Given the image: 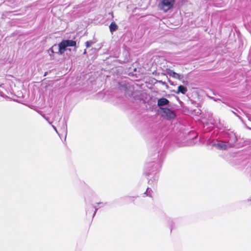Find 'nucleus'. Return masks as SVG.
<instances>
[{
	"instance_id": "f257e3e1",
	"label": "nucleus",
	"mask_w": 251,
	"mask_h": 251,
	"mask_svg": "<svg viewBox=\"0 0 251 251\" xmlns=\"http://www.w3.org/2000/svg\"><path fill=\"white\" fill-rule=\"evenodd\" d=\"M161 168L160 161H151L146 164L144 174L148 176V183L151 186H154L156 184Z\"/></svg>"
},
{
	"instance_id": "2eb2a0df",
	"label": "nucleus",
	"mask_w": 251,
	"mask_h": 251,
	"mask_svg": "<svg viewBox=\"0 0 251 251\" xmlns=\"http://www.w3.org/2000/svg\"><path fill=\"white\" fill-rule=\"evenodd\" d=\"M100 207H99V206H98V205H92L91 206V211H93V209L94 208L95 209V211L94 212V213L93 214V218L95 216L97 210L100 208Z\"/></svg>"
},
{
	"instance_id": "a211bd4d",
	"label": "nucleus",
	"mask_w": 251,
	"mask_h": 251,
	"mask_svg": "<svg viewBox=\"0 0 251 251\" xmlns=\"http://www.w3.org/2000/svg\"><path fill=\"white\" fill-rule=\"evenodd\" d=\"M99 207H104L107 204V202H100L96 203Z\"/></svg>"
},
{
	"instance_id": "aec40b11",
	"label": "nucleus",
	"mask_w": 251,
	"mask_h": 251,
	"mask_svg": "<svg viewBox=\"0 0 251 251\" xmlns=\"http://www.w3.org/2000/svg\"><path fill=\"white\" fill-rule=\"evenodd\" d=\"M63 130L66 135L67 134V124L66 123L65 124V125L64 126Z\"/></svg>"
},
{
	"instance_id": "dca6fc26",
	"label": "nucleus",
	"mask_w": 251,
	"mask_h": 251,
	"mask_svg": "<svg viewBox=\"0 0 251 251\" xmlns=\"http://www.w3.org/2000/svg\"><path fill=\"white\" fill-rule=\"evenodd\" d=\"M52 49H53V51L55 53H59V47L58 45L56 44L52 46Z\"/></svg>"
},
{
	"instance_id": "f8f14e48",
	"label": "nucleus",
	"mask_w": 251,
	"mask_h": 251,
	"mask_svg": "<svg viewBox=\"0 0 251 251\" xmlns=\"http://www.w3.org/2000/svg\"><path fill=\"white\" fill-rule=\"evenodd\" d=\"M66 45V47H75L76 45V42L72 40H63Z\"/></svg>"
},
{
	"instance_id": "6e6552de",
	"label": "nucleus",
	"mask_w": 251,
	"mask_h": 251,
	"mask_svg": "<svg viewBox=\"0 0 251 251\" xmlns=\"http://www.w3.org/2000/svg\"><path fill=\"white\" fill-rule=\"evenodd\" d=\"M169 103V100L165 98L159 99L157 101V105L159 107L168 105Z\"/></svg>"
},
{
	"instance_id": "c85d7f7f",
	"label": "nucleus",
	"mask_w": 251,
	"mask_h": 251,
	"mask_svg": "<svg viewBox=\"0 0 251 251\" xmlns=\"http://www.w3.org/2000/svg\"><path fill=\"white\" fill-rule=\"evenodd\" d=\"M212 99L214 100H216L215 99H214V98H212Z\"/></svg>"
},
{
	"instance_id": "cd10ccee",
	"label": "nucleus",
	"mask_w": 251,
	"mask_h": 251,
	"mask_svg": "<svg viewBox=\"0 0 251 251\" xmlns=\"http://www.w3.org/2000/svg\"><path fill=\"white\" fill-rule=\"evenodd\" d=\"M212 99L214 100H216L215 99H214V98H212Z\"/></svg>"
},
{
	"instance_id": "9b49d317",
	"label": "nucleus",
	"mask_w": 251,
	"mask_h": 251,
	"mask_svg": "<svg viewBox=\"0 0 251 251\" xmlns=\"http://www.w3.org/2000/svg\"><path fill=\"white\" fill-rule=\"evenodd\" d=\"M109 27L110 31L112 34L114 31H116L118 28V25L114 22H113L110 24V25L109 26Z\"/></svg>"
},
{
	"instance_id": "0eeeda50",
	"label": "nucleus",
	"mask_w": 251,
	"mask_h": 251,
	"mask_svg": "<svg viewBox=\"0 0 251 251\" xmlns=\"http://www.w3.org/2000/svg\"><path fill=\"white\" fill-rule=\"evenodd\" d=\"M167 74L169 75L170 76L173 77L174 78L178 79L179 80H181L183 78V76L181 75L177 74L174 72L173 70H172L170 69H166Z\"/></svg>"
},
{
	"instance_id": "b1692460",
	"label": "nucleus",
	"mask_w": 251,
	"mask_h": 251,
	"mask_svg": "<svg viewBox=\"0 0 251 251\" xmlns=\"http://www.w3.org/2000/svg\"><path fill=\"white\" fill-rule=\"evenodd\" d=\"M247 201H251V199H248L247 200Z\"/></svg>"
},
{
	"instance_id": "20e7f679",
	"label": "nucleus",
	"mask_w": 251,
	"mask_h": 251,
	"mask_svg": "<svg viewBox=\"0 0 251 251\" xmlns=\"http://www.w3.org/2000/svg\"><path fill=\"white\" fill-rule=\"evenodd\" d=\"M162 110L163 113L165 116L168 120H171L174 119L176 115L174 111L172 110L169 108H161Z\"/></svg>"
},
{
	"instance_id": "39448f33",
	"label": "nucleus",
	"mask_w": 251,
	"mask_h": 251,
	"mask_svg": "<svg viewBox=\"0 0 251 251\" xmlns=\"http://www.w3.org/2000/svg\"><path fill=\"white\" fill-rule=\"evenodd\" d=\"M214 146L218 149L222 150H226L227 148L232 147L231 146H229L228 143H226L223 139L218 141L217 143L214 144Z\"/></svg>"
},
{
	"instance_id": "f3484780",
	"label": "nucleus",
	"mask_w": 251,
	"mask_h": 251,
	"mask_svg": "<svg viewBox=\"0 0 251 251\" xmlns=\"http://www.w3.org/2000/svg\"><path fill=\"white\" fill-rule=\"evenodd\" d=\"M94 44V42L92 41H87L85 43V46L86 48H88L90 47L93 44Z\"/></svg>"
},
{
	"instance_id": "393cba45",
	"label": "nucleus",
	"mask_w": 251,
	"mask_h": 251,
	"mask_svg": "<svg viewBox=\"0 0 251 251\" xmlns=\"http://www.w3.org/2000/svg\"><path fill=\"white\" fill-rule=\"evenodd\" d=\"M169 222H171V223L172 222V221L171 219H169Z\"/></svg>"
},
{
	"instance_id": "4468645a",
	"label": "nucleus",
	"mask_w": 251,
	"mask_h": 251,
	"mask_svg": "<svg viewBox=\"0 0 251 251\" xmlns=\"http://www.w3.org/2000/svg\"><path fill=\"white\" fill-rule=\"evenodd\" d=\"M48 52L49 53V55L50 57V59L51 60L53 59L54 57V55H53V54L55 53H54V51H53V49H52V47H51L50 48L49 50H48Z\"/></svg>"
},
{
	"instance_id": "9d476101",
	"label": "nucleus",
	"mask_w": 251,
	"mask_h": 251,
	"mask_svg": "<svg viewBox=\"0 0 251 251\" xmlns=\"http://www.w3.org/2000/svg\"><path fill=\"white\" fill-rule=\"evenodd\" d=\"M187 91V88L186 87L183 85H179L177 88V91L176 92V93L178 94L179 93H181L182 94H185Z\"/></svg>"
},
{
	"instance_id": "4be33fe9",
	"label": "nucleus",
	"mask_w": 251,
	"mask_h": 251,
	"mask_svg": "<svg viewBox=\"0 0 251 251\" xmlns=\"http://www.w3.org/2000/svg\"><path fill=\"white\" fill-rule=\"evenodd\" d=\"M52 126V127H53V129H54V130L56 131V132L57 133H58V132H57V129H56V128L55 126H53V125Z\"/></svg>"
},
{
	"instance_id": "423d86ee",
	"label": "nucleus",
	"mask_w": 251,
	"mask_h": 251,
	"mask_svg": "<svg viewBox=\"0 0 251 251\" xmlns=\"http://www.w3.org/2000/svg\"><path fill=\"white\" fill-rule=\"evenodd\" d=\"M121 89L124 90L126 95L128 96H132L133 92V88L128 84H126L122 86Z\"/></svg>"
},
{
	"instance_id": "a878e982",
	"label": "nucleus",
	"mask_w": 251,
	"mask_h": 251,
	"mask_svg": "<svg viewBox=\"0 0 251 251\" xmlns=\"http://www.w3.org/2000/svg\"><path fill=\"white\" fill-rule=\"evenodd\" d=\"M43 117L44 118V119H46L47 120H48V119H47L46 117H45V116H43Z\"/></svg>"
},
{
	"instance_id": "412c9836",
	"label": "nucleus",
	"mask_w": 251,
	"mask_h": 251,
	"mask_svg": "<svg viewBox=\"0 0 251 251\" xmlns=\"http://www.w3.org/2000/svg\"><path fill=\"white\" fill-rule=\"evenodd\" d=\"M158 82H159V83H161L162 85L167 86V84L166 82H165V81H163L162 80H159Z\"/></svg>"
},
{
	"instance_id": "1a4fd4ad",
	"label": "nucleus",
	"mask_w": 251,
	"mask_h": 251,
	"mask_svg": "<svg viewBox=\"0 0 251 251\" xmlns=\"http://www.w3.org/2000/svg\"><path fill=\"white\" fill-rule=\"evenodd\" d=\"M59 47V54H62L66 50L67 47L63 41L60 43L58 45Z\"/></svg>"
},
{
	"instance_id": "f03ea898",
	"label": "nucleus",
	"mask_w": 251,
	"mask_h": 251,
	"mask_svg": "<svg viewBox=\"0 0 251 251\" xmlns=\"http://www.w3.org/2000/svg\"><path fill=\"white\" fill-rule=\"evenodd\" d=\"M221 136L223 139L232 147L234 145L237 139L235 134L229 129L223 131L221 133Z\"/></svg>"
},
{
	"instance_id": "bb28decb",
	"label": "nucleus",
	"mask_w": 251,
	"mask_h": 251,
	"mask_svg": "<svg viewBox=\"0 0 251 251\" xmlns=\"http://www.w3.org/2000/svg\"><path fill=\"white\" fill-rule=\"evenodd\" d=\"M86 53V50H85L83 53L85 54Z\"/></svg>"
},
{
	"instance_id": "ddd939ff",
	"label": "nucleus",
	"mask_w": 251,
	"mask_h": 251,
	"mask_svg": "<svg viewBox=\"0 0 251 251\" xmlns=\"http://www.w3.org/2000/svg\"><path fill=\"white\" fill-rule=\"evenodd\" d=\"M152 191L151 188L148 187L146 189V192L143 194V197L147 196L149 197H152Z\"/></svg>"
},
{
	"instance_id": "6ab92c4d",
	"label": "nucleus",
	"mask_w": 251,
	"mask_h": 251,
	"mask_svg": "<svg viewBox=\"0 0 251 251\" xmlns=\"http://www.w3.org/2000/svg\"><path fill=\"white\" fill-rule=\"evenodd\" d=\"M91 206H90L89 207H88L86 210V215H90L92 213V212L93 211H91Z\"/></svg>"
},
{
	"instance_id": "5701e85b",
	"label": "nucleus",
	"mask_w": 251,
	"mask_h": 251,
	"mask_svg": "<svg viewBox=\"0 0 251 251\" xmlns=\"http://www.w3.org/2000/svg\"><path fill=\"white\" fill-rule=\"evenodd\" d=\"M233 113H234V114L237 116L238 117H239V119H241V117L240 116H239L235 112H234V111H233Z\"/></svg>"
},
{
	"instance_id": "c756f323",
	"label": "nucleus",
	"mask_w": 251,
	"mask_h": 251,
	"mask_svg": "<svg viewBox=\"0 0 251 251\" xmlns=\"http://www.w3.org/2000/svg\"><path fill=\"white\" fill-rule=\"evenodd\" d=\"M212 99L214 100H216L215 99H214V98H212Z\"/></svg>"
},
{
	"instance_id": "7ed1b4c3",
	"label": "nucleus",
	"mask_w": 251,
	"mask_h": 251,
	"mask_svg": "<svg viewBox=\"0 0 251 251\" xmlns=\"http://www.w3.org/2000/svg\"><path fill=\"white\" fill-rule=\"evenodd\" d=\"M175 2V0H162L158 4V7L166 12L173 8Z\"/></svg>"
}]
</instances>
